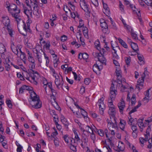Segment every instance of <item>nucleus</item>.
Listing matches in <instances>:
<instances>
[{"mask_svg": "<svg viewBox=\"0 0 152 152\" xmlns=\"http://www.w3.org/2000/svg\"><path fill=\"white\" fill-rule=\"evenodd\" d=\"M6 5V8L8 9L12 16L15 19L18 25L21 20V17L20 15V10L14 4H10L9 3H7Z\"/></svg>", "mask_w": 152, "mask_h": 152, "instance_id": "nucleus-1", "label": "nucleus"}, {"mask_svg": "<svg viewBox=\"0 0 152 152\" xmlns=\"http://www.w3.org/2000/svg\"><path fill=\"white\" fill-rule=\"evenodd\" d=\"M30 98L32 100L31 104L32 107L36 109L39 108L41 107V102H40L39 97L34 91L30 93Z\"/></svg>", "mask_w": 152, "mask_h": 152, "instance_id": "nucleus-2", "label": "nucleus"}, {"mask_svg": "<svg viewBox=\"0 0 152 152\" xmlns=\"http://www.w3.org/2000/svg\"><path fill=\"white\" fill-rule=\"evenodd\" d=\"M116 73L118 80V83L119 84V86L121 87V91L122 92L126 91L127 88L124 86V85L126 84L125 80L123 79L122 80V77L121 75V71L120 69V68L119 69H116Z\"/></svg>", "mask_w": 152, "mask_h": 152, "instance_id": "nucleus-3", "label": "nucleus"}, {"mask_svg": "<svg viewBox=\"0 0 152 152\" xmlns=\"http://www.w3.org/2000/svg\"><path fill=\"white\" fill-rule=\"evenodd\" d=\"M31 70L32 71V73H29V74L27 73L26 72H25L26 73V74H29V77L27 76V77H26V79L31 83L37 85V80L38 77H39V74L37 72L34 70L33 69Z\"/></svg>", "mask_w": 152, "mask_h": 152, "instance_id": "nucleus-4", "label": "nucleus"}, {"mask_svg": "<svg viewBox=\"0 0 152 152\" xmlns=\"http://www.w3.org/2000/svg\"><path fill=\"white\" fill-rule=\"evenodd\" d=\"M107 52L105 49L102 48L99 53H95V55L98 59L99 61L102 64H105L106 59L104 57V55L106 54Z\"/></svg>", "mask_w": 152, "mask_h": 152, "instance_id": "nucleus-5", "label": "nucleus"}, {"mask_svg": "<svg viewBox=\"0 0 152 152\" xmlns=\"http://www.w3.org/2000/svg\"><path fill=\"white\" fill-rule=\"evenodd\" d=\"M55 77L56 79L55 83L57 88L58 89L62 88L66 91L65 89H64L62 87L64 84V81L62 76L60 74H59V75H55Z\"/></svg>", "mask_w": 152, "mask_h": 152, "instance_id": "nucleus-6", "label": "nucleus"}, {"mask_svg": "<svg viewBox=\"0 0 152 152\" xmlns=\"http://www.w3.org/2000/svg\"><path fill=\"white\" fill-rule=\"evenodd\" d=\"M80 4L81 8L86 12V15H89L90 13V9L85 1L80 0Z\"/></svg>", "mask_w": 152, "mask_h": 152, "instance_id": "nucleus-7", "label": "nucleus"}, {"mask_svg": "<svg viewBox=\"0 0 152 152\" xmlns=\"http://www.w3.org/2000/svg\"><path fill=\"white\" fill-rule=\"evenodd\" d=\"M104 100V98L102 97L98 100L97 103L99 107V113L102 115H103L104 111L105 109V105L103 102Z\"/></svg>", "mask_w": 152, "mask_h": 152, "instance_id": "nucleus-8", "label": "nucleus"}, {"mask_svg": "<svg viewBox=\"0 0 152 152\" xmlns=\"http://www.w3.org/2000/svg\"><path fill=\"white\" fill-rule=\"evenodd\" d=\"M42 48L41 47V46L38 44L36 45L35 48L33 50L34 52L37 54V58L38 62L39 63L40 66L41 64L42 63V59L41 58V56H39V53L40 50H42Z\"/></svg>", "mask_w": 152, "mask_h": 152, "instance_id": "nucleus-9", "label": "nucleus"}, {"mask_svg": "<svg viewBox=\"0 0 152 152\" xmlns=\"http://www.w3.org/2000/svg\"><path fill=\"white\" fill-rule=\"evenodd\" d=\"M94 131L96 132L100 136L103 137L104 135L105 134L106 135V137L110 142L111 141V139L109 138V137L107 134L108 130L107 129H105L103 130L101 129H98L96 127L94 126V128H93Z\"/></svg>", "mask_w": 152, "mask_h": 152, "instance_id": "nucleus-10", "label": "nucleus"}, {"mask_svg": "<svg viewBox=\"0 0 152 152\" xmlns=\"http://www.w3.org/2000/svg\"><path fill=\"white\" fill-rule=\"evenodd\" d=\"M145 72L141 75V78H140L138 81L136 85V88L139 90L142 89L143 87V83L144 81V78L145 77Z\"/></svg>", "mask_w": 152, "mask_h": 152, "instance_id": "nucleus-11", "label": "nucleus"}, {"mask_svg": "<svg viewBox=\"0 0 152 152\" xmlns=\"http://www.w3.org/2000/svg\"><path fill=\"white\" fill-rule=\"evenodd\" d=\"M1 21L4 26L7 28L10 26V21L9 17L6 15H3L1 17Z\"/></svg>", "mask_w": 152, "mask_h": 152, "instance_id": "nucleus-12", "label": "nucleus"}, {"mask_svg": "<svg viewBox=\"0 0 152 152\" xmlns=\"http://www.w3.org/2000/svg\"><path fill=\"white\" fill-rule=\"evenodd\" d=\"M111 46L113 50V53H114L113 54V56L116 58V59H118L119 58V57L117 54V52L119 50V48L118 46V44L116 42H115V46L114 47L113 44V41L111 42Z\"/></svg>", "mask_w": 152, "mask_h": 152, "instance_id": "nucleus-13", "label": "nucleus"}, {"mask_svg": "<svg viewBox=\"0 0 152 152\" xmlns=\"http://www.w3.org/2000/svg\"><path fill=\"white\" fill-rule=\"evenodd\" d=\"M114 122L111 121V122H108L107 124L109 130L114 129L116 130L118 128V125L116 121V118H113Z\"/></svg>", "mask_w": 152, "mask_h": 152, "instance_id": "nucleus-14", "label": "nucleus"}, {"mask_svg": "<svg viewBox=\"0 0 152 152\" xmlns=\"http://www.w3.org/2000/svg\"><path fill=\"white\" fill-rule=\"evenodd\" d=\"M113 84H112L110 89V98L113 99H115L117 94V91L116 90Z\"/></svg>", "mask_w": 152, "mask_h": 152, "instance_id": "nucleus-15", "label": "nucleus"}, {"mask_svg": "<svg viewBox=\"0 0 152 152\" xmlns=\"http://www.w3.org/2000/svg\"><path fill=\"white\" fill-rule=\"evenodd\" d=\"M11 54L10 53L7 51L1 54V58L4 60L5 62H10Z\"/></svg>", "mask_w": 152, "mask_h": 152, "instance_id": "nucleus-16", "label": "nucleus"}, {"mask_svg": "<svg viewBox=\"0 0 152 152\" xmlns=\"http://www.w3.org/2000/svg\"><path fill=\"white\" fill-rule=\"evenodd\" d=\"M23 10V12L28 16V17L29 16H32V10L31 7V6H30L29 8L26 7H24Z\"/></svg>", "mask_w": 152, "mask_h": 152, "instance_id": "nucleus-17", "label": "nucleus"}, {"mask_svg": "<svg viewBox=\"0 0 152 152\" xmlns=\"http://www.w3.org/2000/svg\"><path fill=\"white\" fill-rule=\"evenodd\" d=\"M130 6L132 10H133V11L136 13L137 16L138 17V19L140 20V22H141L142 21V19L141 18V13L140 12V10H138L137 9L135 6H134L133 5L130 4L129 5Z\"/></svg>", "mask_w": 152, "mask_h": 152, "instance_id": "nucleus-18", "label": "nucleus"}, {"mask_svg": "<svg viewBox=\"0 0 152 152\" xmlns=\"http://www.w3.org/2000/svg\"><path fill=\"white\" fill-rule=\"evenodd\" d=\"M118 106L120 112L121 113H122L125 107V102L122 99H121V102L118 103Z\"/></svg>", "mask_w": 152, "mask_h": 152, "instance_id": "nucleus-19", "label": "nucleus"}, {"mask_svg": "<svg viewBox=\"0 0 152 152\" xmlns=\"http://www.w3.org/2000/svg\"><path fill=\"white\" fill-rule=\"evenodd\" d=\"M108 113L110 115L111 118L112 117L113 119L116 118L115 117V115L116 113L115 107L112 109H109L108 110Z\"/></svg>", "mask_w": 152, "mask_h": 152, "instance_id": "nucleus-20", "label": "nucleus"}, {"mask_svg": "<svg viewBox=\"0 0 152 152\" xmlns=\"http://www.w3.org/2000/svg\"><path fill=\"white\" fill-rule=\"evenodd\" d=\"M93 128H92L88 126H86L85 129L81 128L80 129H81V131L83 132V134H82L83 137V134H84L85 132H88L90 133H91L93 132Z\"/></svg>", "mask_w": 152, "mask_h": 152, "instance_id": "nucleus-21", "label": "nucleus"}, {"mask_svg": "<svg viewBox=\"0 0 152 152\" xmlns=\"http://www.w3.org/2000/svg\"><path fill=\"white\" fill-rule=\"evenodd\" d=\"M102 69V66H99L96 64H94L93 67V71L96 73H100V71Z\"/></svg>", "mask_w": 152, "mask_h": 152, "instance_id": "nucleus-22", "label": "nucleus"}, {"mask_svg": "<svg viewBox=\"0 0 152 152\" xmlns=\"http://www.w3.org/2000/svg\"><path fill=\"white\" fill-rule=\"evenodd\" d=\"M11 48L12 52L18 56V54H19L20 51H18L17 47L14 45L13 42L11 43Z\"/></svg>", "mask_w": 152, "mask_h": 152, "instance_id": "nucleus-23", "label": "nucleus"}, {"mask_svg": "<svg viewBox=\"0 0 152 152\" xmlns=\"http://www.w3.org/2000/svg\"><path fill=\"white\" fill-rule=\"evenodd\" d=\"M126 124V122L123 120L121 119L119 123V126L121 129L123 131H124L126 133V132L124 131L125 126Z\"/></svg>", "mask_w": 152, "mask_h": 152, "instance_id": "nucleus-24", "label": "nucleus"}, {"mask_svg": "<svg viewBox=\"0 0 152 152\" xmlns=\"http://www.w3.org/2000/svg\"><path fill=\"white\" fill-rule=\"evenodd\" d=\"M143 118H140L138 119L137 122L138 125L141 129L140 131L141 132L142 131V129L144 127V124L143 122Z\"/></svg>", "mask_w": 152, "mask_h": 152, "instance_id": "nucleus-25", "label": "nucleus"}, {"mask_svg": "<svg viewBox=\"0 0 152 152\" xmlns=\"http://www.w3.org/2000/svg\"><path fill=\"white\" fill-rule=\"evenodd\" d=\"M19 50L20 51L19 54H18L20 55V58L23 61L24 64H26V56L25 54L22 52L21 50V49H19Z\"/></svg>", "mask_w": 152, "mask_h": 152, "instance_id": "nucleus-26", "label": "nucleus"}, {"mask_svg": "<svg viewBox=\"0 0 152 152\" xmlns=\"http://www.w3.org/2000/svg\"><path fill=\"white\" fill-rule=\"evenodd\" d=\"M103 4L104 8L103 12L105 14L107 15L109 14L110 13V11L107 4L106 3H104L103 2Z\"/></svg>", "mask_w": 152, "mask_h": 152, "instance_id": "nucleus-27", "label": "nucleus"}, {"mask_svg": "<svg viewBox=\"0 0 152 152\" xmlns=\"http://www.w3.org/2000/svg\"><path fill=\"white\" fill-rule=\"evenodd\" d=\"M75 105L77 107L79 108L80 110V112L81 115L84 118L87 116V113L86 111H85L83 109L81 108L77 104H76L75 103Z\"/></svg>", "mask_w": 152, "mask_h": 152, "instance_id": "nucleus-28", "label": "nucleus"}, {"mask_svg": "<svg viewBox=\"0 0 152 152\" xmlns=\"http://www.w3.org/2000/svg\"><path fill=\"white\" fill-rule=\"evenodd\" d=\"M30 90V87L29 86L24 85L20 88L19 90V93L20 94H21L24 91H29Z\"/></svg>", "mask_w": 152, "mask_h": 152, "instance_id": "nucleus-29", "label": "nucleus"}, {"mask_svg": "<svg viewBox=\"0 0 152 152\" xmlns=\"http://www.w3.org/2000/svg\"><path fill=\"white\" fill-rule=\"evenodd\" d=\"M125 140L126 144L129 146V147L131 149L133 152H138L134 145H131L126 139Z\"/></svg>", "mask_w": 152, "mask_h": 152, "instance_id": "nucleus-30", "label": "nucleus"}, {"mask_svg": "<svg viewBox=\"0 0 152 152\" xmlns=\"http://www.w3.org/2000/svg\"><path fill=\"white\" fill-rule=\"evenodd\" d=\"M150 89H148L144 93V94L145 96V97L143 98L144 101H146L147 102H148V101L150 99L149 91L150 90Z\"/></svg>", "mask_w": 152, "mask_h": 152, "instance_id": "nucleus-31", "label": "nucleus"}, {"mask_svg": "<svg viewBox=\"0 0 152 152\" xmlns=\"http://www.w3.org/2000/svg\"><path fill=\"white\" fill-rule=\"evenodd\" d=\"M82 30L84 37L86 38H88V30L87 28L86 27H83L82 28Z\"/></svg>", "mask_w": 152, "mask_h": 152, "instance_id": "nucleus-32", "label": "nucleus"}, {"mask_svg": "<svg viewBox=\"0 0 152 152\" xmlns=\"http://www.w3.org/2000/svg\"><path fill=\"white\" fill-rule=\"evenodd\" d=\"M137 57L139 60V63L140 65L143 64H144V62L143 60L144 57L143 56L140 54L137 55Z\"/></svg>", "mask_w": 152, "mask_h": 152, "instance_id": "nucleus-33", "label": "nucleus"}, {"mask_svg": "<svg viewBox=\"0 0 152 152\" xmlns=\"http://www.w3.org/2000/svg\"><path fill=\"white\" fill-rule=\"evenodd\" d=\"M30 3L31 5H30L31 6H32L33 7L34 10L38 8V1H37L36 2L35 1H32L31 0Z\"/></svg>", "mask_w": 152, "mask_h": 152, "instance_id": "nucleus-34", "label": "nucleus"}, {"mask_svg": "<svg viewBox=\"0 0 152 152\" xmlns=\"http://www.w3.org/2000/svg\"><path fill=\"white\" fill-rule=\"evenodd\" d=\"M69 11L70 12V14L71 17L72 18L75 19V18L76 17L77 18H79V15L77 12L76 11H74V12H72L71 10H69Z\"/></svg>", "mask_w": 152, "mask_h": 152, "instance_id": "nucleus-35", "label": "nucleus"}, {"mask_svg": "<svg viewBox=\"0 0 152 152\" xmlns=\"http://www.w3.org/2000/svg\"><path fill=\"white\" fill-rule=\"evenodd\" d=\"M48 87L50 89L52 88V83L50 82L48 83L46 82V84H44L43 85V87L45 90V92L47 93V91H46V88Z\"/></svg>", "mask_w": 152, "mask_h": 152, "instance_id": "nucleus-36", "label": "nucleus"}, {"mask_svg": "<svg viewBox=\"0 0 152 152\" xmlns=\"http://www.w3.org/2000/svg\"><path fill=\"white\" fill-rule=\"evenodd\" d=\"M6 51L5 46L3 44H0V54H1Z\"/></svg>", "mask_w": 152, "mask_h": 152, "instance_id": "nucleus-37", "label": "nucleus"}, {"mask_svg": "<svg viewBox=\"0 0 152 152\" xmlns=\"http://www.w3.org/2000/svg\"><path fill=\"white\" fill-rule=\"evenodd\" d=\"M94 45L97 49L100 51L102 48L100 47V43L99 41L98 40L94 42Z\"/></svg>", "mask_w": 152, "mask_h": 152, "instance_id": "nucleus-38", "label": "nucleus"}, {"mask_svg": "<svg viewBox=\"0 0 152 152\" xmlns=\"http://www.w3.org/2000/svg\"><path fill=\"white\" fill-rule=\"evenodd\" d=\"M145 138L142 137L140 138V142L142 145H143L144 143L148 141V139L149 137L146 136H145Z\"/></svg>", "mask_w": 152, "mask_h": 152, "instance_id": "nucleus-39", "label": "nucleus"}, {"mask_svg": "<svg viewBox=\"0 0 152 152\" xmlns=\"http://www.w3.org/2000/svg\"><path fill=\"white\" fill-rule=\"evenodd\" d=\"M118 148L120 151H123L125 148L124 145L122 142H119Z\"/></svg>", "mask_w": 152, "mask_h": 152, "instance_id": "nucleus-40", "label": "nucleus"}, {"mask_svg": "<svg viewBox=\"0 0 152 152\" xmlns=\"http://www.w3.org/2000/svg\"><path fill=\"white\" fill-rule=\"evenodd\" d=\"M131 46L135 52H137L138 50V46L136 43L132 42L131 44Z\"/></svg>", "mask_w": 152, "mask_h": 152, "instance_id": "nucleus-41", "label": "nucleus"}, {"mask_svg": "<svg viewBox=\"0 0 152 152\" xmlns=\"http://www.w3.org/2000/svg\"><path fill=\"white\" fill-rule=\"evenodd\" d=\"M118 40L119 43L123 47L126 48H127V45L125 42H124L120 38H118Z\"/></svg>", "mask_w": 152, "mask_h": 152, "instance_id": "nucleus-42", "label": "nucleus"}, {"mask_svg": "<svg viewBox=\"0 0 152 152\" xmlns=\"http://www.w3.org/2000/svg\"><path fill=\"white\" fill-rule=\"evenodd\" d=\"M141 105V103L140 101H139L138 102V105L136 107H135L133 109L129 112L130 114L132 113L137 111V109Z\"/></svg>", "mask_w": 152, "mask_h": 152, "instance_id": "nucleus-43", "label": "nucleus"}, {"mask_svg": "<svg viewBox=\"0 0 152 152\" xmlns=\"http://www.w3.org/2000/svg\"><path fill=\"white\" fill-rule=\"evenodd\" d=\"M50 42L49 41H48L46 42V44L44 45L43 48H45L46 50H48L50 49Z\"/></svg>", "mask_w": 152, "mask_h": 152, "instance_id": "nucleus-44", "label": "nucleus"}, {"mask_svg": "<svg viewBox=\"0 0 152 152\" xmlns=\"http://www.w3.org/2000/svg\"><path fill=\"white\" fill-rule=\"evenodd\" d=\"M34 15L37 18H38L39 17V12L38 9H37L34 10L33 12Z\"/></svg>", "mask_w": 152, "mask_h": 152, "instance_id": "nucleus-45", "label": "nucleus"}, {"mask_svg": "<svg viewBox=\"0 0 152 152\" xmlns=\"http://www.w3.org/2000/svg\"><path fill=\"white\" fill-rule=\"evenodd\" d=\"M8 32V34H9V35L11 37H12V36L13 35V31L12 30V29L11 28V27L10 26H9V27H8L7 28H6Z\"/></svg>", "mask_w": 152, "mask_h": 152, "instance_id": "nucleus-46", "label": "nucleus"}, {"mask_svg": "<svg viewBox=\"0 0 152 152\" xmlns=\"http://www.w3.org/2000/svg\"><path fill=\"white\" fill-rule=\"evenodd\" d=\"M44 55L45 58L46 59V65L47 66H48L49 64V60L48 56L45 53H44Z\"/></svg>", "mask_w": 152, "mask_h": 152, "instance_id": "nucleus-47", "label": "nucleus"}, {"mask_svg": "<svg viewBox=\"0 0 152 152\" xmlns=\"http://www.w3.org/2000/svg\"><path fill=\"white\" fill-rule=\"evenodd\" d=\"M30 24L29 23H27V26H26L25 24H24V26L23 27V29L26 32H30Z\"/></svg>", "mask_w": 152, "mask_h": 152, "instance_id": "nucleus-48", "label": "nucleus"}, {"mask_svg": "<svg viewBox=\"0 0 152 152\" xmlns=\"http://www.w3.org/2000/svg\"><path fill=\"white\" fill-rule=\"evenodd\" d=\"M151 128L149 126H148L147 128V129L146 132V134L145 135V136H146L147 137H148L149 138L150 137V132H151Z\"/></svg>", "mask_w": 152, "mask_h": 152, "instance_id": "nucleus-49", "label": "nucleus"}, {"mask_svg": "<svg viewBox=\"0 0 152 152\" xmlns=\"http://www.w3.org/2000/svg\"><path fill=\"white\" fill-rule=\"evenodd\" d=\"M131 104L132 105H134L136 103V96L135 94H133L131 99Z\"/></svg>", "mask_w": 152, "mask_h": 152, "instance_id": "nucleus-50", "label": "nucleus"}, {"mask_svg": "<svg viewBox=\"0 0 152 152\" xmlns=\"http://www.w3.org/2000/svg\"><path fill=\"white\" fill-rule=\"evenodd\" d=\"M10 62H7L5 63V68L6 70L8 71H9L10 69L11 66L9 64Z\"/></svg>", "mask_w": 152, "mask_h": 152, "instance_id": "nucleus-51", "label": "nucleus"}, {"mask_svg": "<svg viewBox=\"0 0 152 152\" xmlns=\"http://www.w3.org/2000/svg\"><path fill=\"white\" fill-rule=\"evenodd\" d=\"M132 38L135 40L138 39L137 34L133 31L131 32Z\"/></svg>", "mask_w": 152, "mask_h": 152, "instance_id": "nucleus-52", "label": "nucleus"}, {"mask_svg": "<svg viewBox=\"0 0 152 152\" xmlns=\"http://www.w3.org/2000/svg\"><path fill=\"white\" fill-rule=\"evenodd\" d=\"M63 138L65 142L67 143H69V139H71V138H69L68 137V136L67 134L63 136Z\"/></svg>", "mask_w": 152, "mask_h": 152, "instance_id": "nucleus-53", "label": "nucleus"}, {"mask_svg": "<svg viewBox=\"0 0 152 152\" xmlns=\"http://www.w3.org/2000/svg\"><path fill=\"white\" fill-rule=\"evenodd\" d=\"M36 64L35 62L31 63L29 64V66L30 70H32L35 68Z\"/></svg>", "mask_w": 152, "mask_h": 152, "instance_id": "nucleus-54", "label": "nucleus"}, {"mask_svg": "<svg viewBox=\"0 0 152 152\" xmlns=\"http://www.w3.org/2000/svg\"><path fill=\"white\" fill-rule=\"evenodd\" d=\"M70 148L74 152H76L77 151L76 147V146L74 144V145H70Z\"/></svg>", "mask_w": 152, "mask_h": 152, "instance_id": "nucleus-55", "label": "nucleus"}, {"mask_svg": "<svg viewBox=\"0 0 152 152\" xmlns=\"http://www.w3.org/2000/svg\"><path fill=\"white\" fill-rule=\"evenodd\" d=\"M91 2L95 7H96L98 6V0H91Z\"/></svg>", "mask_w": 152, "mask_h": 152, "instance_id": "nucleus-56", "label": "nucleus"}, {"mask_svg": "<svg viewBox=\"0 0 152 152\" xmlns=\"http://www.w3.org/2000/svg\"><path fill=\"white\" fill-rule=\"evenodd\" d=\"M28 61L30 63L35 62V59L32 56H28Z\"/></svg>", "mask_w": 152, "mask_h": 152, "instance_id": "nucleus-57", "label": "nucleus"}, {"mask_svg": "<svg viewBox=\"0 0 152 152\" xmlns=\"http://www.w3.org/2000/svg\"><path fill=\"white\" fill-rule=\"evenodd\" d=\"M124 27L125 29L129 32H131L133 31L132 28L130 26L127 25L126 24H125Z\"/></svg>", "mask_w": 152, "mask_h": 152, "instance_id": "nucleus-58", "label": "nucleus"}, {"mask_svg": "<svg viewBox=\"0 0 152 152\" xmlns=\"http://www.w3.org/2000/svg\"><path fill=\"white\" fill-rule=\"evenodd\" d=\"M128 118L129 120L128 121V123L129 125H132V123L134 122V119L131 116L129 117Z\"/></svg>", "mask_w": 152, "mask_h": 152, "instance_id": "nucleus-59", "label": "nucleus"}, {"mask_svg": "<svg viewBox=\"0 0 152 152\" xmlns=\"http://www.w3.org/2000/svg\"><path fill=\"white\" fill-rule=\"evenodd\" d=\"M148 140L149 145H148V148H151L152 146V136L151 139L150 137L148 138Z\"/></svg>", "mask_w": 152, "mask_h": 152, "instance_id": "nucleus-60", "label": "nucleus"}, {"mask_svg": "<svg viewBox=\"0 0 152 152\" xmlns=\"http://www.w3.org/2000/svg\"><path fill=\"white\" fill-rule=\"evenodd\" d=\"M91 133V134L90 136L91 138L93 141V142H94V141L96 140V136L95 134L93 132Z\"/></svg>", "mask_w": 152, "mask_h": 152, "instance_id": "nucleus-61", "label": "nucleus"}, {"mask_svg": "<svg viewBox=\"0 0 152 152\" xmlns=\"http://www.w3.org/2000/svg\"><path fill=\"white\" fill-rule=\"evenodd\" d=\"M102 31L104 33L107 34H108L109 33V31L108 29V27L102 28Z\"/></svg>", "mask_w": 152, "mask_h": 152, "instance_id": "nucleus-62", "label": "nucleus"}, {"mask_svg": "<svg viewBox=\"0 0 152 152\" xmlns=\"http://www.w3.org/2000/svg\"><path fill=\"white\" fill-rule=\"evenodd\" d=\"M82 58L84 59H86L88 58V55L86 53H82Z\"/></svg>", "mask_w": 152, "mask_h": 152, "instance_id": "nucleus-63", "label": "nucleus"}, {"mask_svg": "<svg viewBox=\"0 0 152 152\" xmlns=\"http://www.w3.org/2000/svg\"><path fill=\"white\" fill-rule=\"evenodd\" d=\"M131 59L130 57H126L125 58V61L126 64L128 65L130 63L131 61Z\"/></svg>", "mask_w": 152, "mask_h": 152, "instance_id": "nucleus-64", "label": "nucleus"}]
</instances>
